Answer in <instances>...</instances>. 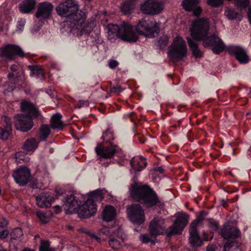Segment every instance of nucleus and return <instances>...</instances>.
<instances>
[{"instance_id":"obj_1","label":"nucleus","mask_w":251,"mask_h":251,"mask_svg":"<svg viewBox=\"0 0 251 251\" xmlns=\"http://www.w3.org/2000/svg\"><path fill=\"white\" fill-rule=\"evenodd\" d=\"M129 191L134 201L143 204L147 208L156 206L162 209L164 206L156 193L148 185L134 181L130 184Z\"/></svg>"},{"instance_id":"obj_2","label":"nucleus","mask_w":251,"mask_h":251,"mask_svg":"<svg viewBox=\"0 0 251 251\" xmlns=\"http://www.w3.org/2000/svg\"><path fill=\"white\" fill-rule=\"evenodd\" d=\"M21 108L24 114H18L14 117V125L17 129L27 132L33 126L32 118H37L41 116V114L38 108L29 101L22 102Z\"/></svg>"},{"instance_id":"obj_3","label":"nucleus","mask_w":251,"mask_h":251,"mask_svg":"<svg viewBox=\"0 0 251 251\" xmlns=\"http://www.w3.org/2000/svg\"><path fill=\"white\" fill-rule=\"evenodd\" d=\"M57 15L67 19L71 26L76 20L82 21L84 12L79 10V5L77 1L66 0L60 3L55 8Z\"/></svg>"},{"instance_id":"obj_4","label":"nucleus","mask_w":251,"mask_h":251,"mask_svg":"<svg viewBox=\"0 0 251 251\" xmlns=\"http://www.w3.org/2000/svg\"><path fill=\"white\" fill-rule=\"evenodd\" d=\"M107 30L109 38L119 36L123 40L128 42H134L137 40L132 25L128 23L123 22L120 26L117 25H109Z\"/></svg>"},{"instance_id":"obj_5","label":"nucleus","mask_w":251,"mask_h":251,"mask_svg":"<svg viewBox=\"0 0 251 251\" xmlns=\"http://www.w3.org/2000/svg\"><path fill=\"white\" fill-rule=\"evenodd\" d=\"M187 52L185 41L181 37L177 36L169 48L168 55L173 61H177L183 58Z\"/></svg>"},{"instance_id":"obj_6","label":"nucleus","mask_w":251,"mask_h":251,"mask_svg":"<svg viewBox=\"0 0 251 251\" xmlns=\"http://www.w3.org/2000/svg\"><path fill=\"white\" fill-rule=\"evenodd\" d=\"M209 22L208 18H202L194 21L190 28L191 35L194 39L201 41L208 34Z\"/></svg>"},{"instance_id":"obj_7","label":"nucleus","mask_w":251,"mask_h":251,"mask_svg":"<svg viewBox=\"0 0 251 251\" xmlns=\"http://www.w3.org/2000/svg\"><path fill=\"white\" fill-rule=\"evenodd\" d=\"M132 28L137 37L138 33L145 35L149 38H152L157 35L160 31L158 25L156 23L144 20L140 22L137 26L132 25Z\"/></svg>"},{"instance_id":"obj_8","label":"nucleus","mask_w":251,"mask_h":251,"mask_svg":"<svg viewBox=\"0 0 251 251\" xmlns=\"http://www.w3.org/2000/svg\"><path fill=\"white\" fill-rule=\"evenodd\" d=\"M189 216L185 213L176 214V218L174 224L167 229L166 234L167 237L174 235L180 234L188 222Z\"/></svg>"},{"instance_id":"obj_9","label":"nucleus","mask_w":251,"mask_h":251,"mask_svg":"<svg viewBox=\"0 0 251 251\" xmlns=\"http://www.w3.org/2000/svg\"><path fill=\"white\" fill-rule=\"evenodd\" d=\"M201 41L205 48H210L213 53L219 54L225 49L226 46L223 41L215 34L208 35Z\"/></svg>"},{"instance_id":"obj_10","label":"nucleus","mask_w":251,"mask_h":251,"mask_svg":"<svg viewBox=\"0 0 251 251\" xmlns=\"http://www.w3.org/2000/svg\"><path fill=\"white\" fill-rule=\"evenodd\" d=\"M164 3L158 0H145L141 4L140 9L145 14L154 15L162 12Z\"/></svg>"},{"instance_id":"obj_11","label":"nucleus","mask_w":251,"mask_h":251,"mask_svg":"<svg viewBox=\"0 0 251 251\" xmlns=\"http://www.w3.org/2000/svg\"><path fill=\"white\" fill-rule=\"evenodd\" d=\"M129 220L134 224L141 225L145 221V212L139 204H132L127 208Z\"/></svg>"},{"instance_id":"obj_12","label":"nucleus","mask_w":251,"mask_h":251,"mask_svg":"<svg viewBox=\"0 0 251 251\" xmlns=\"http://www.w3.org/2000/svg\"><path fill=\"white\" fill-rule=\"evenodd\" d=\"M86 17L84 13V17L82 22L76 20L73 25L71 26L70 32L75 31L76 30L80 31L81 34H89L93 30L95 26L96 21L94 19H89L87 23H84Z\"/></svg>"},{"instance_id":"obj_13","label":"nucleus","mask_w":251,"mask_h":251,"mask_svg":"<svg viewBox=\"0 0 251 251\" xmlns=\"http://www.w3.org/2000/svg\"><path fill=\"white\" fill-rule=\"evenodd\" d=\"M120 151L117 145L110 143L105 146L102 143L98 144L95 148V151L97 154L104 158H110Z\"/></svg>"},{"instance_id":"obj_14","label":"nucleus","mask_w":251,"mask_h":251,"mask_svg":"<svg viewBox=\"0 0 251 251\" xmlns=\"http://www.w3.org/2000/svg\"><path fill=\"white\" fill-rule=\"evenodd\" d=\"M166 230L164 219L156 217L150 222L149 231L151 236L156 237L162 235L164 232L166 233Z\"/></svg>"},{"instance_id":"obj_15","label":"nucleus","mask_w":251,"mask_h":251,"mask_svg":"<svg viewBox=\"0 0 251 251\" xmlns=\"http://www.w3.org/2000/svg\"><path fill=\"white\" fill-rule=\"evenodd\" d=\"M0 56L5 58L7 60H12L15 58V56L24 57L25 53L21 48L18 46L9 45L0 49Z\"/></svg>"},{"instance_id":"obj_16","label":"nucleus","mask_w":251,"mask_h":251,"mask_svg":"<svg viewBox=\"0 0 251 251\" xmlns=\"http://www.w3.org/2000/svg\"><path fill=\"white\" fill-rule=\"evenodd\" d=\"M97 205L93 200L88 199L78 207L77 213L80 217L86 218L94 215L97 212Z\"/></svg>"},{"instance_id":"obj_17","label":"nucleus","mask_w":251,"mask_h":251,"mask_svg":"<svg viewBox=\"0 0 251 251\" xmlns=\"http://www.w3.org/2000/svg\"><path fill=\"white\" fill-rule=\"evenodd\" d=\"M229 54L235 56V58L240 63L246 64L249 60V57L246 50L239 46H231L227 48Z\"/></svg>"},{"instance_id":"obj_18","label":"nucleus","mask_w":251,"mask_h":251,"mask_svg":"<svg viewBox=\"0 0 251 251\" xmlns=\"http://www.w3.org/2000/svg\"><path fill=\"white\" fill-rule=\"evenodd\" d=\"M13 176L17 183L25 185L30 180V170L25 167H20L14 172Z\"/></svg>"},{"instance_id":"obj_19","label":"nucleus","mask_w":251,"mask_h":251,"mask_svg":"<svg viewBox=\"0 0 251 251\" xmlns=\"http://www.w3.org/2000/svg\"><path fill=\"white\" fill-rule=\"evenodd\" d=\"M53 5L50 2L44 1L39 3L35 17L37 18L47 19L51 14Z\"/></svg>"},{"instance_id":"obj_20","label":"nucleus","mask_w":251,"mask_h":251,"mask_svg":"<svg viewBox=\"0 0 251 251\" xmlns=\"http://www.w3.org/2000/svg\"><path fill=\"white\" fill-rule=\"evenodd\" d=\"M8 78L17 83L25 79V72L17 64L12 65L7 75Z\"/></svg>"},{"instance_id":"obj_21","label":"nucleus","mask_w":251,"mask_h":251,"mask_svg":"<svg viewBox=\"0 0 251 251\" xmlns=\"http://www.w3.org/2000/svg\"><path fill=\"white\" fill-rule=\"evenodd\" d=\"M221 235L226 240L236 239L240 235V230L234 226L225 224L221 230Z\"/></svg>"},{"instance_id":"obj_22","label":"nucleus","mask_w":251,"mask_h":251,"mask_svg":"<svg viewBox=\"0 0 251 251\" xmlns=\"http://www.w3.org/2000/svg\"><path fill=\"white\" fill-rule=\"evenodd\" d=\"M2 126L0 127V138L7 140L12 133V122L11 119L7 116L1 118Z\"/></svg>"},{"instance_id":"obj_23","label":"nucleus","mask_w":251,"mask_h":251,"mask_svg":"<svg viewBox=\"0 0 251 251\" xmlns=\"http://www.w3.org/2000/svg\"><path fill=\"white\" fill-rule=\"evenodd\" d=\"M195 224L191 223L189 231V242L193 248L201 247L202 245V241L199 235L197 228L195 227Z\"/></svg>"},{"instance_id":"obj_24","label":"nucleus","mask_w":251,"mask_h":251,"mask_svg":"<svg viewBox=\"0 0 251 251\" xmlns=\"http://www.w3.org/2000/svg\"><path fill=\"white\" fill-rule=\"evenodd\" d=\"M36 200L38 206L41 208H48L51 206L53 198L49 193H42L36 197Z\"/></svg>"},{"instance_id":"obj_25","label":"nucleus","mask_w":251,"mask_h":251,"mask_svg":"<svg viewBox=\"0 0 251 251\" xmlns=\"http://www.w3.org/2000/svg\"><path fill=\"white\" fill-rule=\"evenodd\" d=\"M120 230L121 229L119 228L117 231L113 232V234H111L109 237V245L113 250H119L122 246L121 241H123V239L122 236L121 238L119 237Z\"/></svg>"},{"instance_id":"obj_26","label":"nucleus","mask_w":251,"mask_h":251,"mask_svg":"<svg viewBox=\"0 0 251 251\" xmlns=\"http://www.w3.org/2000/svg\"><path fill=\"white\" fill-rule=\"evenodd\" d=\"M39 141L34 138L26 139L24 142L22 149L26 153L34 151L38 146Z\"/></svg>"},{"instance_id":"obj_27","label":"nucleus","mask_w":251,"mask_h":251,"mask_svg":"<svg viewBox=\"0 0 251 251\" xmlns=\"http://www.w3.org/2000/svg\"><path fill=\"white\" fill-rule=\"evenodd\" d=\"M35 4V0H25L20 4L19 9L22 13H29L34 9Z\"/></svg>"},{"instance_id":"obj_28","label":"nucleus","mask_w":251,"mask_h":251,"mask_svg":"<svg viewBox=\"0 0 251 251\" xmlns=\"http://www.w3.org/2000/svg\"><path fill=\"white\" fill-rule=\"evenodd\" d=\"M188 46L192 51L193 55L196 58H200L203 56V52L199 48V45L196 41L190 38H187Z\"/></svg>"},{"instance_id":"obj_29","label":"nucleus","mask_w":251,"mask_h":251,"mask_svg":"<svg viewBox=\"0 0 251 251\" xmlns=\"http://www.w3.org/2000/svg\"><path fill=\"white\" fill-rule=\"evenodd\" d=\"M62 116L59 113H56L52 115L50 123V126L52 128L55 129H61L65 125L61 120Z\"/></svg>"},{"instance_id":"obj_30","label":"nucleus","mask_w":251,"mask_h":251,"mask_svg":"<svg viewBox=\"0 0 251 251\" xmlns=\"http://www.w3.org/2000/svg\"><path fill=\"white\" fill-rule=\"evenodd\" d=\"M64 205L67 207L69 210L73 211L77 208L78 206V201L75 199L74 195L71 194L66 197Z\"/></svg>"},{"instance_id":"obj_31","label":"nucleus","mask_w":251,"mask_h":251,"mask_svg":"<svg viewBox=\"0 0 251 251\" xmlns=\"http://www.w3.org/2000/svg\"><path fill=\"white\" fill-rule=\"evenodd\" d=\"M116 215V211L114 207L106 206L103 210L102 219L106 222H109L114 219Z\"/></svg>"},{"instance_id":"obj_32","label":"nucleus","mask_w":251,"mask_h":251,"mask_svg":"<svg viewBox=\"0 0 251 251\" xmlns=\"http://www.w3.org/2000/svg\"><path fill=\"white\" fill-rule=\"evenodd\" d=\"M28 69L30 71V75L35 76L42 80L45 79V73L43 69L38 65H29Z\"/></svg>"},{"instance_id":"obj_33","label":"nucleus","mask_w":251,"mask_h":251,"mask_svg":"<svg viewBox=\"0 0 251 251\" xmlns=\"http://www.w3.org/2000/svg\"><path fill=\"white\" fill-rule=\"evenodd\" d=\"M130 164L132 168L135 171H141L147 165V163L145 162V159L141 157L139 159L137 158L135 159V157L132 158L130 161Z\"/></svg>"},{"instance_id":"obj_34","label":"nucleus","mask_w":251,"mask_h":251,"mask_svg":"<svg viewBox=\"0 0 251 251\" xmlns=\"http://www.w3.org/2000/svg\"><path fill=\"white\" fill-rule=\"evenodd\" d=\"M136 4V0H128L121 6V11L125 14H130L133 11Z\"/></svg>"},{"instance_id":"obj_35","label":"nucleus","mask_w":251,"mask_h":251,"mask_svg":"<svg viewBox=\"0 0 251 251\" xmlns=\"http://www.w3.org/2000/svg\"><path fill=\"white\" fill-rule=\"evenodd\" d=\"M198 3V0H183L182 1V5L186 10L191 11L196 8Z\"/></svg>"},{"instance_id":"obj_36","label":"nucleus","mask_w":251,"mask_h":251,"mask_svg":"<svg viewBox=\"0 0 251 251\" xmlns=\"http://www.w3.org/2000/svg\"><path fill=\"white\" fill-rule=\"evenodd\" d=\"M50 127L47 125H43L40 127V139L42 141H45L50 134Z\"/></svg>"},{"instance_id":"obj_37","label":"nucleus","mask_w":251,"mask_h":251,"mask_svg":"<svg viewBox=\"0 0 251 251\" xmlns=\"http://www.w3.org/2000/svg\"><path fill=\"white\" fill-rule=\"evenodd\" d=\"M101 139L105 143L110 144V143H112L111 141L114 139L113 133L109 129H107L103 133Z\"/></svg>"},{"instance_id":"obj_38","label":"nucleus","mask_w":251,"mask_h":251,"mask_svg":"<svg viewBox=\"0 0 251 251\" xmlns=\"http://www.w3.org/2000/svg\"><path fill=\"white\" fill-rule=\"evenodd\" d=\"M103 198L102 192L100 190H97L91 193L89 199L93 200L95 202V201H100Z\"/></svg>"},{"instance_id":"obj_39","label":"nucleus","mask_w":251,"mask_h":251,"mask_svg":"<svg viewBox=\"0 0 251 251\" xmlns=\"http://www.w3.org/2000/svg\"><path fill=\"white\" fill-rule=\"evenodd\" d=\"M225 14L226 17L231 20L236 19L238 15V12L231 8H226Z\"/></svg>"},{"instance_id":"obj_40","label":"nucleus","mask_w":251,"mask_h":251,"mask_svg":"<svg viewBox=\"0 0 251 251\" xmlns=\"http://www.w3.org/2000/svg\"><path fill=\"white\" fill-rule=\"evenodd\" d=\"M23 235V232L21 228L17 227L14 228L10 233L11 240H16Z\"/></svg>"},{"instance_id":"obj_41","label":"nucleus","mask_w":251,"mask_h":251,"mask_svg":"<svg viewBox=\"0 0 251 251\" xmlns=\"http://www.w3.org/2000/svg\"><path fill=\"white\" fill-rule=\"evenodd\" d=\"M40 251H55V249L50 247V242L48 241H42Z\"/></svg>"},{"instance_id":"obj_42","label":"nucleus","mask_w":251,"mask_h":251,"mask_svg":"<svg viewBox=\"0 0 251 251\" xmlns=\"http://www.w3.org/2000/svg\"><path fill=\"white\" fill-rule=\"evenodd\" d=\"M36 215L42 224L47 223L49 221V218L41 211H37Z\"/></svg>"},{"instance_id":"obj_43","label":"nucleus","mask_w":251,"mask_h":251,"mask_svg":"<svg viewBox=\"0 0 251 251\" xmlns=\"http://www.w3.org/2000/svg\"><path fill=\"white\" fill-rule=\"evenodd\" d=\"M249 3V0H236V5L241 9L246 8Z\"/></svg>"},{"instance_id":"obj_44","label":"nucleus","mask_w":251,"mask_h":251,"mask_svg":"<svg viewBox=\"0 0 251 251\" xmlns=\"http://www.w3.org/2000/svg\"><path fill=\"white\" fill-rule=\"evenodd\" d=\"M206 213L203 211H202L200 212V215L198 216L197 219L192 222L191 223L195 224V227L197 228L198 225L201 222L203 221L204 220V216L206 215Z\"/></svg>"},{"instance_id":"obj_45","label":"nucleus","mask_w":251,"mask_h":251,"mask_svg":"<svg viewBox=\"0 0 251 251\" xmlns=\"http://www.w3.org/2000/svg\"><path fill=\"white\" fill-rule=\"evenodd\" d=\"M123 89L120 85H110V92L116 95L119 94L122 92Z\"/></svg>"},{"instance_id":"obj_46","label":"nucleus","mask_w":251,"mask_h":251,"mask_svg":"<svg viewBox=\"0 0 251 251\" xmlns=\"http://www.w3.org/2000/svg\"><path fill=\"white\" fill-rule=\"evenodd\" d=\"M224 0H207V3L213 7H218L223 4Z\"/></svg>"},{"instance_id":"obj_47","label":"nucleus","mask_w":251,"mask_h":251,"mask_svg":"<svg viewBox=\"0 0 251 251\" xmlns=\"http://www.w3.org/2000/svg\"><path fill=\"white\" fill-rule=\"evenodd\" d=\"M208 226L213 231H217L219 228L218 222L211 219L208 220Z\"/></svg>"},{"instance_id":"obj_48","label":"nucleus","mask_w":251,"mask_h":251,"mask_svg":"<svg viewBox=\"0 0 251 251\" xmlns=\"http://www.w3.org/2000/svg\"><path fill=\"white\" fill-rule=\"evenodd\" d=\"M168 42V39L167 37H164L163 39L159 40L157 42V46L159 47L160 48L162 49L165 47Z\"/></svg>"},{"instance_id":"obj_49","label":"nucleus","mask_w":251,"mask_h":251,"mask_svg":"<svg viewBox=\"0 0 251 251\" xmlns=\"http://www.w3.org/2000/svg\"><path fill=\"white\" fill-rule=\"evenodd\" d=\"M139 239L143 243H148L151 241L149 235L147 234H141Z\"/></svg>"},{"instance_id":"obj_50","label":"nucleus","mask_w":251,"mask_h":251,"mask_svg":"<svg viewBox=\"0 0 251 251\" xmlns=\"http://www.w3.org/2000/svg\"><path fill=\"white\" fill-rule=\"evenodd\" d=\"M118 64L119 63L118 61L114 59L110 60L108 62L109 67L113 69H115L118 66Z\"/></svg>"},{"instance_id":"obj_51","label":"nucleus","mask_w":251,"mask_h":251,"mask_svg":"<svg viewBox=\"0 0 251 251\" xmlns=\"http://www.w3.org/2000/svg\"><path fill=\"white\" fill-rule=\"evenodd\" d=\"M25 24V20L24 19H20L18 22L17 25V27L19 30H22L24 28V27Z\"/></svg>"},{"instance_id":"obj_52","label":"nucleus","mask_w":251,"mask_h":251,"mask_svg":"<svg viewBox=\"0 0 251 251\" xmlns=\"http://www.w3.org/2000/svg\"><path fill=\"white\" fill-rule=\"evenodd\" d=\"M9 234V232L6 229H2L0 231V238L2 239L6 238Z\"/></svg>"},{"instance_id":"obj_53","label":"nucleus","mask_w":251,"mask_h":251,"mask_svg":"<svg viewBox=\"0 0 251 251\" xmlns=\"http://www.w3.org/2000/svg\"><path fill=\"white\" fill-rule=\"evenodd\" d=\"M195 16H198L200 15L201 12V9L200 6H196V8L192 10Z\"/></svg>"},{"instance_id":"obj_54","label":"nucleus","mask_w":251,"mask_h":251,"mask_svg":"<svg viewBox=\"0 0 251 251\" xmlns=\"http://www.w3.org/2000/svg\"><path fill=\"white\" fill-rule=\"evenodd\" d=\"M89 104L88 102L86 101L80 100L79 101V103L77 104V107L78 108L82 107L84 105L88 106Z\"/></svg>"},{"instance_id":"obj_55","label":"nucleus","mask_w":251,"mask_h":251,"mask_svg":"<svg viewBox=\"0 0 251 251\" xmlns=\"http://www.w3.org/2000/svg\"><path fill=\"white\" fill-rule=\"evenodd\" d=\"M100 233H102L103 234L107 235L109 233V229H107V228H103L100 230Z\"/></svg>"},{"instance_id":"obj_56","label":"nucleus","mask_w":251,"mask_h":251,"mask_svg":"<svg viewBox=\"0 0 251 251\" xmlns=\"http://www.w3.org/2000/svg\"><path fill=\"white\" fill-rule=\"evenodd\" d=\"M7 225V222L5 220H3L2 221L0 222V227L2 228L5 227Z\"/></svg>"},{"instance_id":"obj_57","label":"nucleus","mask_w":251,"mask_h":251,"mask_svg":"<svg viewBox=\"0 0 251 251\" xmlns=\"http://www.w3.org/2000/svg\"><path fill=\"white\" fill-rule=\"evenodd\" d=\"M248 16L249 22L250 24H251V7L249 9V11L248 12Z\"/></svg>"},{"instance_id":"obj_58","label":"nucleus","mask_w":251,"mask_h":251,"mask_svg":"<svg viewBox=\"0 0 251 251\" xmlns=\"http://www.w3.org/2000/svg\"><path fill=\"white\" fill-rule=\"evenodd\" d=\"M206 251H215L214 248L212 246H208L206 247Z\"/></svg>"},{"instance_id":"obj_59","label":"nucleus","mask_w":251,"mask_h":251,"mask_svg":"<svg viewBox=\"0 0 251 251\" xmlns=\"http://www.w3.org/2000/svg\"><path fill=\"white\" fill-rule=\"evenodd\" d=\"M155 171H158L160 173H163V169L161 167H156L155 168Z\"/></svg>"},{"instance_id":"obj_60","label":"nucleus","mask_w":251,"mask_h":251,"mask_svg":"<svg viewBox=\"0 0 251 251\" xmlns=\"http://www.w3.org/2000/svg\"><path fill=\"white\" fill-rule=\"evenodd\" d=\"M232 243V242H231V243H229L228 242H227V243H226L225 245V248H230L231 247V244Z\"/></svg>"},{"instance_id":"obj_61","label":"nucleus","mask_w":251,"mask_h":251,"mask_svg":"<svg viewBox=\"0 0 251 251\" xmlns=\"http://www.w3.org/2000/svg\"><path fill=\"white\" fill-rule=\"evenodd\" d=\"M203 235L204 236L203 240L207 241L208 240V237L207 233L205 232H204L203 233Z\"/></svg>"},{"instance_id":"obj_62","label":"nucleus","mask_w":251,"mask_h":251,"mask_svg":"<svg viewBox=\"0 0 251 251\" xmlns=\"http://www.w3.org/2000/svg\"><path fill=\"white\" fill-rule=\"evenodd\" d=\"M91 236L93 238H95L96 239H97L98 241L99 240V238L97 236H96L95 234H90Z\"/></svg>"},{"instance_id":"obj_63","label":"nucleus","mask_w":251,"mask_h":251,"mask_svg":"<svg viewBox=\"0 0 251 251\" xmlns=\"http://www.w3.org/2000/svg\"><path fill=\"white\" fill-rule=\"evenodd\" d=\"M112 93H110V92L109 91L107 94V95L106 96V98H108L109 97H110L111 95V94Z\"/></svg>"},{"instance_id":"obj_64","label":"nucleus","mask_w":251,"mask_h":251,"mask_svg":"<svg viewBox=\"0 0 251 251\" xmlns=\"http://www.w3.org/2000/svg\"><path fill=\"white\" fill-rule=\"evenodd\" d=\"M23 251H33L32 250L26 249L24 250Z\"/></svg>"}]
</instances>
